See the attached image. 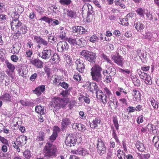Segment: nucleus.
Listing matches in <instances>:
<instances>
[{"mask_svg":"<svg viewBox=\"0 0 159 159\" xmlns=\"http://www.w3.org/2000/svg\"><path fill=\"white\" fill-rule=\"evenodd\" d=\"M57 148L52 143L47 142L44 146L43 152L44 157L47 158H52L56 157Z\"/></svg>","mask_w":159,"mask_h":159,"instance_id":"obj_1","label":"nucleus"},{"mask_svg":"<svg viewBox=\"0 0 159 159\" xmlns=\"http://www.w3.org/2000/svg\"><path fill=\"white\" fill-rule=\"evenodd\" d=\"M102 68L98 65L95 64L91 68V75L93 80L97 82H100L102 80Z\"/></svg>","mask_w":159,"mask_h":159,"instance_id":"obj_2","label":"nucleus"},{"mask_svg":"<svg viewBox=\"0 0 159 159\" xmlns=\"http://www.w3.org/2000/svg\"><path fill=\"white\" fill-rule=\"evenodd\" d=\"M96 149L98 153L100 156H102L106 152L107 147L101 139L98 138L97 140Z\"/></svg>","mask_w":159,"mask_h":159,"instance_id":"obj_3","label":"nucleus"},{"mask_svg":"<svg viewBox=\"0 0 159 159\" xmlns=\"http://www.w3.org/2000/svg\"><path fill=\"white\" fill-rule=\"evenodd\" d=\"M77 142V139L75 138L73 134H70L66 135L65 140L66 144L68 146H74Z\"/></svg>","mask_w":159,"mask_h":159,"instance_id":"obj_4","label":"nucleus"},{"mask_svg":"<svg viewBox=\"0 0 159 159\" xmlns=\"http://www.w3.org/2000/svg\"><path fill=\"white\" fill-rule=\"evenodd\" d=\"M111 59L114 61V62L119 66L122 67L124 64V59L117 52L115 55L112 54L111 56Z\"/></svg>","mask_w":159,"mask_h":159,"instance_id":"obj_5","label":"nucleus"},{"mask_svg":"<svg viewBox=\"0 0 159 159\" xmlns=\"http://www.w3.org/2000/svg\"><path fill=\"white\" fill-rule=\"evenodd\" d=\"M87 89L88 91L92 93L95 92L96 94L97 92H98L100 89L97 84L94 82H88L87 84Z\"/></svg>","mask_w":159,"mask_h":159,"instance_id":"obj_6","label":"nucleus"},{"mask_svg":"<svg viewBox=\"0 0 159 159\" xmlns=\"http://www.w3.org/2000/svg\"><path fill=\"white\" fill-rule=\"evenodd\" d=\"M52 52V51L50 49H44L42 52L38 53V56L43 59H48L51 56Z\"/></svg>","mask_w":159,"mask_h":159,"instance_id":"obj_7","label":"nucleus"},{"mask_svg":"<svg viewBox=\"0 0 159 159\" xmlns=\"http://www.w3.org/2000/svg\"><path fill=\"white\" fill-rule=\"evenodd\" d=\"M108 105L111 109H116L118 107V101L115 97L112 96L108 98Z\"/></svg>","mask_w":159,"mask_h":159,"instance_id":"obj_8","label":"nucleus"},{"mask_svg":"<svg viewBox=\"0 0 159 159\" xmlns=\"http://www.w3.org/2000/svg\"><path fill=\"white\" fill-rule=\"evenodd\" d=\"M34 40L38 44L37 47L39 48H41L40 45L42 44L44 46H46L48 44V41L45 40L40 36H35L34 37Z\"/></svg>","mask_w":159,"mask_h":159,"instance_id":"obj_9","label":"nucleus"},{"mask_svg":"<svg viewBox=\"0 0 159 159\" xmlns=\"http://www.w3.org/2000/svg\"><path fill=\"white\" fill-rule=\"evenodd\" d=\"M96 95L98 99L100 100L101 102L105 105L107 102V96L104 94V93L101 90H100L98 92H97Z\"/></svg>","mask_w":159,"mask_h":159,"instance_id":"obj_10","label":"nucleus"},{"mask_svg":"<svg viewBox=\"0 0 159 159\" xmlns=\"http://www.w3.org/2000/svg\"><path fill=\"white\" fill-rule=\"evenodd\" d=\"M58 51L60 52L67 50L69 48L67 43L65 41L60 42L57 45Z\"/></svg>","mask_w":159,"mask_h":159,"instance_id":"obj_11","label":"nucleus"},{"mask_svg":"<svg viewBox=\"0 0 159 159\" xmlns=\"http://www.w3.org/2000/svg\"><path fill=\"white\" fill-rule=\"evenodd\" d=\"M88 9L87 11V16L86 20L88 22L91 21L93 19V16L92 14L94 11L92 6L89 4L88 3Z\"/></svg>","mask_w":159,"mask_h":159,"instance_id":"obj_12","label":"nucleus"},{"mask_svg":"<svg viewBox=\"0 0 159 159\" xmlns=\"http://www.w3.org/2000/svg\"><path fill=\"white\" fill-rule=\"evenodd\" d=\"M58 101H59L57 99V97H55L52 98L50 102V106L53 111H57L60 109Z\"/></svg>","mask_w":159,"mask_h":159,"instance_id":"obj_13","label":"nucleus"},{"mask_svg":"<svg viewBox=\"0 0 159 159\" xmlns=\"http://www.w3.org/2000/svg\"><path fill=\"white\" fill-rule=\"evenodd\" d=\"M76 69L80 72L82 73L84 72V70L85 68V65L83 61L80 59H77L76 61Z\"/></svg>","mask_w":159,"mask_h":159,"instance_id":"obj_14","label":"nucleus"},{"mask_svg":"<svg viewBox=\"0 0 159 159\" xmlns=\"http://www.w3.org/2000/svg\"><path fill=\"white\" fill-rule=\"evenodd\" d=\"M11 30L19 29L20 27L21 26L22 23L19 20L13 19L10 22Z\"/></svg>","mask_w":159,"mask_h":159,"instance_id":"obj_15","label":"nucleus"},{"mask_svg":"<svg viewBox=\"0 0 159 159\" xmlns=\"http://www.w3.org/2000/svg\"><path fill=\"white\" fill-rule=\"evenodd\" d=\"M46 90L45 86L42 85L38 86L33 90V92L36 94L38 96H39L42 95V93H44Z\"/></svg>","mask_w":159,"mask_h":159,"instance_id":"obj_16","label":"nucleus"},{"mask_svg":"<svg viewBox=\"0 0 159 159\" xmlns=\"http://www.w3.org/2000/svg\"><path fill=\"white\" fill-rule=\"evenodd\" d=\"M30 63L36 67L41 68L43 67V62L39 59L32 58L30 60Z\"/></svg>","mask_w":159,"mask_h":159,"instance_id":"obj_17","label":"nucleus"},{"mask_svg":"<svg viewBox=\"0 0 159 159\" xmlns=\"http://www.w3.org/2000/svg\"><path fill=\"white\" fill-rule=\"evenodd\" d=\"M27 142V137L24 135H21L16 139L15 143V144L19 145L20 146H22L25 145Z\"/></svg>","mask_w":159,"mask_h":159,"instance_id":"obj_18","label":"nucleus"},{"mask_svg":"<svg viewBox=\"0 0 159 159\" xmlns=\"http://www.w3.org/2000/svg\"><path fill=\"white\" fill-rule=\"evenodd\" d=\"M132 94L133 97L134 101L139 102L141 100V94L139 90L133 89L132 92Z\"/></svg>","mask_w":159,"mask_h":159,"instance_id":"obj_19","label":"nucleus"},{"mask_svg":"<svg viewBox=\"0 0 159 159\" xmlns=\"http://www.w3.org/2000/svg\"><path fill=\"white\" fill-rule=\"evenodd\" d=\"M73 33H77L80 34H84L87 31L86 29L81 26H76L72 28Z\"/></svg>","mask_w":159,"mask_h":159,"instance_id":"obj_20","label":"nucleus"},{"mask_svg":"<svg viewBox=\"0 0 159 159\" xmlns=\"http://www.w3.org/2000/svg\"><path fill=\"white\" fill-rule=\"evenodd\" d=\"M71 122L69 118L67 117H64L62 119L61 122V128L62 130L65 129L68 126L71 124Z\"/></svg>","mask_w":159,"mask_h":159,"instance_id":"obj_21","label":"nucleus"},{"mask_svg":"<svg viewBox=\"0 0 159 159\" xmlns=\"http://www.w3.org/2000/svg\"><path fill=\"white\" fill-rule=\"evenodd\" d=\"M116 73V71L115 69L113 67H110L106 70H104L103 72V74L106 75L107 74H108L112 76H114Z\"/></svg>","mask_w":159,"mask_h":159,"instance_id":"obj_22","label":"nucleus"},{"mask_svg":"<svg viewBox=\"0 0 159 159\" xmlns=\"http://www.w3.org/2000/svg\"><path fill=\"white\" fill-rule=\"evenodd\" d=\"M96 58V54L92 52H89L86 58V60L91 62H95Z\"/></svg>","mask_w":159,"mask_h":159,"instance_id":"obj_23","label":"nucleus"},{"mask_svg":"<svg viewBox=\"0 0 159 159\" xmlns=\"http://www.w3.org/2000/svg\"><path fill=\"white\" fill-rule=\"evenodd\" d=\"M72 127L82 132L84 131L86 129L85 126L84 125L78 123H73Z\"/></svg>","mask_w":159,"mask_h":159,"instance_id":"obj_24","label":"nucleus"},{"mask_svg":"<svg viewBox=\"0 0 159 159\" xmlns=\"http://www.w3.org/2000/svg\"><path fill=\"white\" fill-rule=\"evenodd\" d=\"M60 61V57L58 55L54 53L50 59V62L52 64H55L58 63Z\"/></svg>","mask_w":159,"mask_h":159,"instance_id":"obj_25","label":"nucleus"},{"mask_svg":"<svg viewBox=\"0 0 159 159\" xmlns=\"http://www.w3.org/2000/svg\"><path fill=\"white\" fill-rule=\"evenodd\" d=\"M135 15V14L133 13H129L128 14L126 18L122 19L121 24L122 25L127 26L129 25V23L128 21L129 19L130 18H132Z\"/></svg>","mask_w":159,"mask_h":159,"instance_id":"obj_26","label":"nucleus"},{"mask_svg":"<svg viewBox=\"0 0 159 159\" xmlns=\"http://www.w3.org/2000/svg\"><path fill=\"white\" fill-rule=\"evenodd\" d=\"M101 122V120L99 117H96L93 119L92 122L90 124V127L93 129H96L98 127V125H99Z\"/></svg>","mask_w":159,"mask_h":159,"instance_id":"obj_27","label":"nucleus"},{"mask_svg":"<svg viewBox=\"0 0 159 159\" xmlns=\"http://www.w3.org/2000/svg\"><path fill=\"white\" fill-rule=\"evenodd\" d=\"M73 153L81 156H85L88 154L87 151L80 147L78 148L77 150H75Z\"/></svg>","mask_w":159,"mask_h":159,"instance_id":"obj_28","label":"nucleus"},{"mask_svg":"<svg viewBox=\"0 0 159 159\" xmlns=\"http://www.w3.org/2000/svg\"><path fill=\"white\" fill-rule=\"evenodd\" d=\"M52 80L54 85L58 86L60 85L62 81V78L60 76L55 75L53 77Z\"/></svg>","mask_w":159,"mask_h":159,"instance_id":"obj_29","label":"nucleus"},{"mask_svg":"<svg viewBox=\"0 0 159 159\" xmlns=\"http://www.w3.org/2000/svg\"><path fill=\"white\" fill-rule=\"evenodd\" d=\"M135 146L136 148L139 151L143 152L145 150V148L143 144L139 141H137L136 142Z\"/></svg>","mask_w":159,"mask_h":159,"instance_id":"obj_30","label":"nucleus"},{"mask_svg":"<svg viewBox=\"0 0 159 159\" xmlns=\"http://www.w3.org/2000/svg\"><path fill=\"white\" fill-rule=\"evenodd\" d=\"M58 101L60 105V108L61 107H64L68 103V100L67 99L57 97Z\"/></svg>","mask_w":159,"mask_h":159,"instance_id":"obj_31","label":"nucleus"},{"mask_svg":"<svg viewBox=\"0 0 159 159\" xmlns=\"http://www.w3.org/2000/svg\"><path fill=\"white\" fill-rule=\"evenodd\" d=\"M134 25L137 30L140 32L143 31L144 27V25L139 22L135 23Z\"/></svg>","mask_w":159,"mask_h":159,"instance_id":"obj_32","label":"nucleus"},{"mask_svg":"<svg viewBox=\"0 0 159 159\" xmlns=\"http://www.w3.org/2000/svg\"><path fill=\"white\" fill-rule=\"evenodd\" d=\"M11 96L8 93H5L3 94L0 98L3 101L6 102H10L11 101Z\"/></svg>","mask_w":159,"mask_h":159,"instance_id":"obj_33","label":"nucleus"},{"mask_svg":"<svg viewBox=\"0 0 159 159\" xmlns=\"http://www.w3.org/2000/svg\"><path fill=\"white\" fill-rule=\"evenodd\" d=\"M79 99L80 100L81 99L83 100L84 102L87 104H89L90 102L89 96L86 94L85 96L80 95V97L79 98Z\"/></svg>","mask_w":159,"mask_h":159,"instance_id":"obj_34","label":"nucleus"},{"mask_svg":"<svg viewBox=\"0 0 159 159\" xmlns=\"http://www.w3.org/2000/svg\"><path fill=\"white\" fill-rule=\"evenodd\" d=\"M152 142L154 143V145L158 151H159V137L154 136L152 139Z\"/></svg>","mask_w":159,"mask_h":159,"instance_id":"obj_35","label":"nucleus"},{"mask_svg":"<svg viewBox=\"0 0 159 159\" xmlns=\"http://www.w3.org/2000/svg\"><path fill=\"white\" fill-rule=\"evenodd\" d=\"M22 65V64L19 65L18 71L20 75L24 77L26 74L27 72L25 70H24L22 68L23 67Z\"/></svg>","mask_w":159,"mask_h":159,"instance_id":"obj_36","label":"nucleus"},{"mask_svg":"<svg viewBox=\"0 0 159 159\" xmlns=\"http://www.w3.org/2000/svg\"><path fill=\"white\" fill-rule=\"evenodd\" d=\"M20 103L22 105L25 106H31L34 105V103L32 102L27 100L24 101V100H21L20 101Z\"/></svg>","mask_w":159,"mask_h":159,"instance_id":"obj_37","label":"nucleus"},{"mask_svg":"<svg viewBox=\"0 0 159 159\" xmlns=\"http://www.w3.org/2000/svg\"><path fill=\"white\" fill-rule=\"evenodd\" d=\"M5 63L7 68L9 70L12 72H14L15 69V67L14 65L10 63L8 61H5Z\"/></svg>","mask_w":159,"mask_h":159,"instance_id":"obj_38","label":"nucleus"},{"mask_svg":"<svg viewBox=\"0 0 159 159\" xmlns=\"http://www.w3.org/2000/svg\"><path fill=\"white\" fill-rule=\"evenodd\" d=\"M125 154L123 151L120 149H119L117 151V157L119 159H125Z\"/></svg>","mask_w":159,"mask_h":159,"instance_id":"obj_39","label":"nucleus"},{"mask_svg":"<svg viewBox=\"0 0 159 159\" xmlns=\"http://www.w3.org/2000/svg\"><path fill=\"white\" fill-rule=\"evenodd\" d=\"M100 56L104 60L107 61V63H109L112 65H113L112 61L110 59L109 57L107 56L104 53L102 54Z\"/></svg>","mask_w":159,"mask_h":159,"instance_id":"obj_40","label":"nucleus"},{"mask_svg":"<svg viewBox=\"0 0 159 159\" xmlns=\"http://www.w3.org/2000/svg\"><path fill=\"white\" fill-rule=\"evenodd\" d=\"M35 111L37 113L41 115L44 114V107H42L40 106H36L35 108Z\"/></svg>","mask_w":159,"mask_h":159,"instance_id":"obj_41","label":"nucleus"},{"mask_svg":"<svg viewBox=\"0 0 159 159\" xmlns=\"http://www.w3.org/2000/svg\"><path fill=\"white\" fill-rule=\"evenodd\" d=\"M45 136V134L44 132L40 131L38 134L36 140L38 141H43Z\"/></svg>","mask_w":159,"mask_h":159,"instance_id":"obj_42","label":"nucleus"},{"mask_svg":"<svg viewBox=\"0 0 159 159\" xmlns=\"http://www.w3.org/2000/svg\"><path fill=\"white\" fill-rule=\"evenodd\" d=\"M150 101L154 109L156 110L158 108V102L153 98L150 99Z\"/></svg>","mask_w":159,"mask_h":159,"instance_id":"obj_43","label":"nucleus"},{"mask_svg":"<svg viewBox=\"0 0 159 159\" xmlns=\"http://www.w3.org/2000/svg\"><path fill=\"white\" fill-rule=\"evenodd\" d=\"M135 11L138 15L142 17L144 16L145 12V10L144 9L141 7L139 8Z\"/></svg>","mask_w":159,"mask_h":159,"instance_id":"obj_44","label":"nucleus"},{"mask_svg":"<svg viewBox=\"0 0 159 159\" xmlns=\"http://www.w3.org/2000/svg\"><path fill=\"white\" fill-rule=\"evenodd\" d=\"M111 129L112 130V136L113 138L115 139L116 142L118 144L120 143L119 140L118 139V138L117 137L116 134V131L113 128V127H111Z\"/></svg>","mask_w":159,"mask_h":159,"instance_id":"obj_45","label":"nucleus"},{"mask_svg":"<svg viewBox=\"0 0 159 159\" xmlns=\"http://www.w3.org/2000/svg\"><path fill=\"white\" fill-rule=\"evenodd\" d=\"M67 15L71 18H75L76 17V12L72 10L68 11H67Z\"/></svg>","mask_w":159,"mask_h":159,"instance_id":"obj_46","label":"nucleus"},{"mask_svg":"<svg viewBox=\"0 0 159 159\" xmlns=\"http://www.w3.org/2000/svg\"><path fill=\"white\" fill-rule=\"evenodd\" d=\"M113 122L116 129L117 130H118L119 129V124L116 116H115L113 117Z\"/></svg>","mask_w":159,"mask_h":159,"instance_id":"obj_47","label":"nucleus"},{"mask_svg":"<svg viewBox=\"0 0 159 159\" xmlns=\"http://www.w3.org/2000/svg\"><path fill=\"white\" fill-rule=\"evenodd\" d=\"M118 90L119 91H117L116 92V94L118 96H120V93H123L125 94H126L127 93V92L126 91L125 89H123L122 88H118Z\"/></svg>","mask_w":159,"mask_h":159,"instance_id":"obj_48","label":"nucleus"},{"mask_svg":"<svg viewBox=\"0 0 159 159\" xmlns=\"http://www.w3.org/2000/svg\"><path fill=\"white\" fill-rule=\"evenodd\" d=\"M7 16L3 13H0V24L3 23L7 19Z\"/></svg>","mask_w":159,"mask_h":159,"instance_id":"obj_49","label":"nucleus"},{"mask_svg":"<svg viewBox=\"0 0 159 159\" xmlns=\"http://www.w3.org/2000/svg\"><path fill=\"white\" fill-rule=\"evenodd\" d=\"M104 92L107 95L108 98L113 96V94L110 89L106 87L104 88Z\"/></svg>","mask_w":159,"mask_h":159,"instance_id":"obj_50","label":"nucleus"},{"mask_svg":"<svg viewBox=\"0 0 159 159\" xmlns=\"http://www.w3.org/2000/svg\"><path fill=\"white\" fill-rule=\"evenodd\" d=\"M40 20L44 21L49 24H50L51 23V22L53 21V20L52 18H48L45 16H43L41 18Z\"/></svg>","mask_w":159,"mask_h":159,"instance_id":"obj_51","label":"nucleus"},{"mask_svg":"<svg viewBox=\"0 0 159 159\" xmlns=\"http://www.w3.org/2000/svg\"><path fill=\"white\" fill-rule=\"evenodd\" d=\"M11 31L14 34V36L15 37V38H16V39H18L20 36V34H21L19 31V29L12 30H11Z\"/></svg>","mask_w":159,"mask_h":159,"instance_id":"obj_52","label":"nucleus"},{"mask_svg":"<svg viewBox=\"0 0 159 159\" xmlns=\"http://www.w3.org/2000/svg\"><path fill=\"white\" fill-rule=\"evenodd\" d=\"M71 0H60L59 2L62 5H69L71 2Z\"/></svg>","mask_w":159,"mask_h":159,"instance_id":"obj_53","label":"nucleus"},{"mask_svg":"<svg viewBox=\"0 0 159 159\" xmlns=\"http://www.w3.org/2000/svg\"><path fill=\"white\" fill-rule=\"evenodd\" d=\"M23 155L26 159H29L31 157L30 152L27 150L23 152Z\"/></svg>","mask_w":159,"mask_h":159,"instance_id":"obj_54","label":"nucleus"},{"mask_svg":"<svg viewBox=\"0 0 159 159\" xmlns=\"http://www.w3.org/2000/svg\"><path fill=\"white\" fill-rule=\"evenodd\" d=\"M20 29H19V30H20V33H22L23 34H26L27 31V27L25 25H23L20 27Z\"/></svg>","mask_w":159,"mask_h":159,"instance_id":"obj_55","label":"nucleus"},{"mask_svg":"<svg viewBox=\"0 0 159 159\" xmlns=\"http://www.w3.org/2000/svg\"><path fill=\"white\" fill-rule=\"evenodd\" d=\"M74 80L77 81H80L81 80V76L79 73H76L75 74L73 77Z\"/></svg>","mask_w":159,"mask_h":159,"instance_id":"obj_56","label":"nucleus"},{"mask_svg":"<svg viewBox=\"0 0 159 159\" xmlns=\"http://www.w3.org/2000/svg\"><path fill=\"white\" fill-rule=\"evenodd\" d=\"M98 39V38L96 35H93L90 37L89 41L90 42L94 43L96 41H97Z\"/></svg>","mask_w":159,"mask_h":159,"instance_id":"obj_57","label":"nucleus"},{"mask_svg":"<svg viewBox=\"0 0 159 159\" xmlns=\"http://www.w3.org/2000/svg\"><path fill=\"white\" fill-rule=\"evenodd\" d=\"M133 82L134 85L136 86L139 87L140 85V80L136 78H134Z\"/></svg>","mask_w":159,"mask_h":159,"instance_id":"obj_58","label":"nucleus"},{"mask_svg":"<svg viewBox=\"0 0 159 159\" xmlns=\"http://www.w3.org/2000/svg\"><path fill=\"white\" fill-rule=\"evenodd\" d=\"M144 80L145 83L147 84L151 85L152 83L151 78L149 75H148Z\"/></svg>","mask_w":159,"mask_h":159,"instance_id":"obj_59","label":"nucleus"},{"mask_svg":"<svg viewBox=\"0 0 159 159\" xmlns=\"http://www.w3.org/2000/svg\"><path fill=\"white\" fill-rule=\"evenodd\" d=\"M68 42L70 44L74 45L76 44V39L72 38H69L68 39Z\"/></svg>","mask_w":159,"mask_h":159,"instance_id":"obj_60","label":"nucleus"},{"mask_svg":"<svg viewBox=\"0 0 159 159\" xmlns=\"http://www.w3.org/2000/svg\"><path fill=\"white\" fill-rule=\"evenodd\" d=\"M115 4L118 6H120L122 8H124L125 7V5L121 3L120 0H118L115 2Z\"/></svg>","mask_w":159,"mask_h":159,"instance_id":"obj_61","label":"nucleus"},{"mask_svg":"<svg viewBox=\"0 0 159 159\" xmlns=\"http://www.w3.org/2000/svg\"><path fill=\"white\" fill-rule=\"evenodd\" d=\"M0 141L3 144L7 145L8 146H9L8 142L7 140L1 136H0Z\"/></svg>","mask_w":159,"mask_h":159,"instance_id":"obj_62","label":"nucleus"},{"mask_svg":"<svg viewBox=\"0 0 159 159\" xmlns=\"http://www.w3.org/2000/svg\"><path fill=\"white\" fill-rule=\"evenodd\" d=\"M128 114H130L131 113L134 112L135 111V107L132 106L129 107L127 109Z\"/></svg>","mask_w":159,"mask_h":159,"instance_id":"obj_63","label":"nucleus"},{"mask_svg":"<svg viewBox=\"0 0 159 159\" xmlns=\"http://www.w3.org/2000/svg\"><path fill=\"white\" fill-rule=\"evenodd\" d=\"M36 10L39 14L42 15L44 13V9L42 7L38 6Z\"/></svg>","mask_w":159,"mask_h":159,"instance_id":"obj_64","label":"nucleus"}]
</instances>
